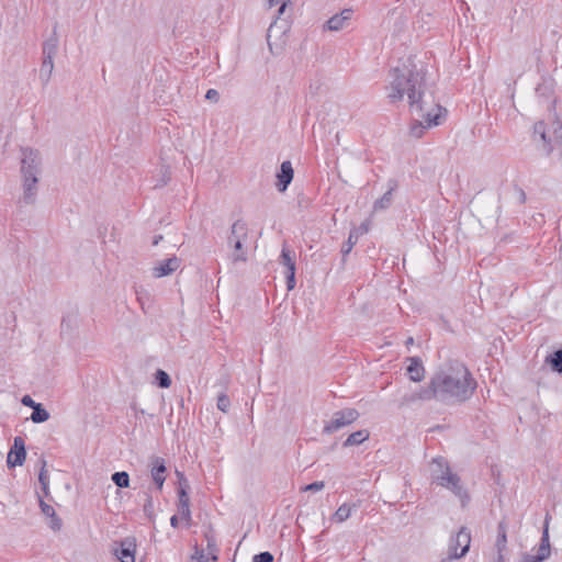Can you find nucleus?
<instances>
[{"label":"nucleus","mask_w":562,"mask_h":562,"mask_svg":"<svg viewBox=\"0 0 562 562\" xmlns=\"http://www.w3.org/2000/svg\"><path fill=\"white\" fill-rule=\"evenodd\" d=\"M425 88V75L412 57L391 69L386 98L392 104L407 99L415 117L411 126V134L415 137H422L426 128L439 125L446 112L432 98H427Z\"/></svg>","instance_id":"nucleus-1"},{"label":"nucleus","mask_w":562,"mask_h":562,"mask_svg":"<svg viewBox=\"0 0 562 562\" xmlns=\"http://www.w3.org/2000/svg\"><path fill=\"white\" fill-rule=\"evenodd\" d=\"M432 385L437 387L438 402L452 405L468 401L476 381L462 362L451 361L434 373Z\"/></svg>","instance_id":"nucleus-2"},{"label":"nucleus","mask_w":562,"mask_h":562,"mask_svg":"<svg viewBox=\"0 0 562 562\" xmlns=\"http://www.w3.org/2000/svg\"><path fill=\"white\" fill-rule=\"evenodd\" d=\"M430 477L434 483L451 491L465 505L469 499L467 491L461 485L458 474L452 473L448 461L443 457H436L430 462Z\"/></svg>","instance_id":"nucleus-3"},{"label":"nucleus","mask_w":562,"mask_h":562,"mask_svg":"<svg viewBox=\"0 0 562 562\" xmlns=\"http://www.w3.org/2000/svg\"><path fill=\"white\" fill-rule=\"evenodd\" d=\"M248 239V225L241 220L235 221L227 237V245L232 249L229 258L234 263L247 261L246 244Z\"/></svg>","instance_id":"nucleus-4"},{"label":"nucleus","mask_w":562,"mask_h":562,"mask_svg":"<svg viewBox=\"0 0 562 562\" xmlns=\"http://www.w3.org/2000/svg\"><path fill=\"white\" fill-rule=\"evenodd\" d=\"M21 176L38 178L42 171V157L40 151L26 147L21 149Z\"/></svg>","instance_id":"nucleus-5"},{"label":"nucleus","mask_w":562,"mask_h":562,"mask_svg":"<svg viewBox=\"0 0 562 562\" xmlns=\"http://www.w3.org/2000/svg\"><path fill=\"white\" fill-rule=\"evenodd\" d=\"M360 414L355 408H345L335 412L330 422L326 423L323 431L325 434H333L339 429L351 425L359 418Z\"/></svg>","instance_id":"nucleus-6"},{"label":"nucleus","mask_w":562,"mask_h":562,"mask_svg":"<svg viewBox=\"0 0 562 562\" xmlns=\"http://www.w3.org/2000/svg\"><path fill=\"white\" fill-rule=\"evenodd\" d=\"M471 535L470 531L462 527L449 543V555L452 559H459L467 554L470 549Z\"/></svg>","instance_id":"nucleus-7"},{"label":"nucleus","mask_w":562,"mask_h":562,"mask_svg":"<svg viewBox=\"0 0 562 562\" xmlns=\"http://www.w3.org/2000/svg\"><path fill=\"white\" fill-rule=\"evenodd\" d=\"M533 133L536 136L539 135L540 139L542 140L543 150L547 154H551L553 150V142L558 138H562V126L559 125L557 128H554L552 136L547 130L544 122L540 121L535 124Z\"/></svg>","instance_id":"nucleus-8"},{"label":"nucleus","mask_w":562,"mask_h":562,"mask_svg":"<svg viewBox=\"0 0 562 562\" xmlns=\"http://www.w3.org/2000/svg\"><path fill=\"white\" fill-rule=\"evenodd\" d=\"M38 178L22 177V195L20 196L19 206L32 205L35 203L38 193Z\"/></svg>","instance_id":"nucleus-9"},{"label":"nucleus","mask_w":562,"mask_h":562,"mask_svg":"<svg viewBox=\"0 0 562 562\" xmlns=\"http://www.w3.org/2000/svg\"><path fill=\"white\" fill-rule=\"evenodd\" d=\"M26 457L25 443L22 437H15L13 446L11 447L8 457L7 464L9 468L20 467L24 463Z\"/></svg>","instance_id":"nucleus-10"},{"label":"nucleus","mask_w":562,"mask_h":562,"mask_svg":"<svg viewBox=\"0 0 562 562\" xmlns=\"http://www.w3.org/2000/svg\"><path fill=\"white\" fill-rule=\"evenodd\" d=\"M135 540L127 537L121 541L120 548L114 549V554L121 562H135Z\"/></svg>","instance_id":"nucleus-11"},{"label":"nucleus","mask_w":562,"mask_h":562,"mask_svg":"<svg viewBox=\"0 0 562 562\" xmlns=\"http://www.w3.org/2000/svg\"><path fill=\"white\" fill-rule=\"evenodd\" d=\"M166 471L167 468L162 458L153 457L150 459V475L158 490L162 488L166 481Z\"/></svg>","instance_id":"nucleus-12"},{"label":"nucleus","mask_w":562,"mask_h":562,"mask_svg":"<svg viewBox=\"0 0 562 562\" xmlns=\"http://www.w3.org/2000/svg\"><path fill=\"white\" fill-rule=\"evenodd\" d=\"M294 170L291 161L286 160L281 164L280 171L277 173L276 187L278 191L284 192L292 182Z\"/></svg>","instance_id":"nucleus-13"},{"label":"nucleus","mask_w":562,"mask_h":562,"mask_svg":"<svg viewBox=\"0 0 562 562\" xmlns=\"http://www.w3.org/2000/svg\"><path fill=\"white\" fill-rule=\"evenodd\" d=\"M179 266L180 259L173 256L162 260L158 266H156L153 270V274L155 278L166 277L176 271L179 268Z\"/></svg>","instance_id":"nucleus-14"},{"label":"nucleus","mask_w":562,"mask_h":562,"mask_svg":"<svg viewBox=\"0 0 562 562\" xmlns=\"http://www.w3.org/2000/svg\"><path fill=\"white\" fill-rule=\"evenodd\" d=\"M409 364L406 372L413 382H420L425 378V368L423 361L418 357L408 358Z\"/></svg>","instance_id":"nucleus-15"},{"label":"nucleus","mask_w":562,"mask_h":562,"mask_svg":"<svg viewBox=\"0 0 562 562\" xmlns=\"http://www.w3.org/2000/svg\"><path fill=\"white\" fill-rule=\"evenodd\" d=\"M352 16L351 9H345L339 14L333 15L326 23L329 31H340Z\"/></svg>","instance_id":"nucleus-16"},{"label":"nucleus","mask_w":562,"mask_h":562,"mask_svg":"<svg viewBox=\"0 0 562 562\" xmlns=\"http://www.w3.org/2000/svg\"><path fill=\"white\" fill-rule=\"evenodd\" d=\"M188 484L184 485L181 483L179 488V505L178 510L181 515L182 519H186L187 521L191 520V512H190V499L187 492Z\"/></svg>","instance_id":"nucleus-17"},{"label":"nucleus","mask_w":562,"mask_h":562,"mask_svg":"<svg viewBox=\"0 0 562 562\" xmlns=\"http://www.w3.org/2000/svg\"><path fill=\"white\" fill-rule=\"evenodd\" d=\"M397 188V182L395 180L389 181V190L374 202L373 210L375 212L386 210L392 204V194L393 191Z\"/></svg>","instance_id":"nucleus-18"},{"label":"nucleus","mask_w":562,"mask_h":562,"mask_svg":"<svg viewBox=\"0 0 562 562\" xmlns=\"http://www.w3.org/2000/svg\"><path fill=\"white\" fill-rule=\"evenodd\" d=\"M370 437V432L369 430L367 429H360L358 431H355L352 434H350L347 439L344 441L342 446L344 447H353V446H358L362 442H364L366 440H368Z\"/></svg>","instance_id":"nucleus-19"},{"label":"nucleus","mask_w":562,"mask_h":562,"mask_svg":"<svg viewBox=\"0 0 562 562\" xmlns=\"http://www.w3.org/2000/svg\"><path fill=\"white\" fill-rule=\"evenodd\" d=\"M58 49V37L56 33V27L53 31V34L49 38H47L43 43V56L44 57H53L56 55Z\"/></svg>","instance_id":"nucleus-20"},{"label":"nucleus","mask_w":562,"mask_h":562,"mask_svg":"<svg viewBox=\"0 0 562 562\" xmlns=\"http://www.w3.org/2000/svg\"><path fill=\"white\" fill-rule=\"evenodd\" d=\"M507 544V525L504 520H501L497 526V539L495 547L498 553H503L506 550Z\"/></svg>","instance_id":"nucleus-21"},{"label":"nucleus","mask_w":562,"mask_h":562,"mask_svg":"<svg viewBox=\"0 0 562 562\" xmlns=\"http://www.w3.org/2000/svg\"><path fill=\"white\" fill-rule=\"evenodd\" d=\"M54 58L53 57H44L40 70V79L42 80L43 85H47L54 69Z\"/></svg>","instance_id":"nucleus-22"},{"label":"nucleus","mask_w":562,"mask_h":562,"mask_svg":"<svg viewBox=\"0 0 562 562\" xmlns=\"http://www.w3.org/2000/svg\"><path fill=\"white\" fill-rule=\"evenodd\" d=\"M294 252L284 244L281 250L279 262L286 268V271L295 270Z\"/></svg>","instance_id":"nucleus-23"},{"label":"nucleus","mask_w":562,"mask_h":562,"mask_svg":"<svg viewBox=\"0 0 562 562\" xmlns=\"http://www.w3.org/2000/svg\"><path fill=\"white\" fill-rule=\"evenodd\" d=\"M418 391L417 397L419 401H438L437 387L432 385V376L426 387H422Z\"/></svg>","instance_id":"nucleus-24"},{"label":"nucleus","mask_w":562,"mask_h":562,"mask_svg":"<svg viewBox=\"0 0 562 562\" xmlns=\"http://www.w3.org/2000/svg\"><path fill=\"white\" fill-rule=\"evenodd\" d=\"M40 462H41L42 467H41V470L38 473V481L42 486V491H43L44 495L48 496V494H49V491H48L49 477H48V473L46 470V460L42 458L40 460Z\"/></svg>","instance_id":"nucleus-25"},{"label":"nucleus","mask_w":562,"mask_h":562,"mask_svg":"<svg viewBox=\"0 0 562 562\" xmlns=\"http://www.w3.org/2000/svg\"><path fill=\"white\" fill-rule=\"evenodd\" d=\"M217 554L212 552V555H206L202 548L194 546V553L191 557V562H216Z\"/></svg>","instance_id":"nucleus-26"},{"label":"nucleus","mask_w":562,"mask_h":562,"mask_svg":"<svg viewBox=\"0 0 562 562\" xmlns=\"http://www.w3.org/2000/svg\"><path fill=\"white\" fill-rule=\"evenodd\" d=\"M546 362L551 366L553 371L562 373V348L549 355Z\"/></svg>","instance_id":"nucleus-27"},{"label":"nucleus","mask_w":562,"mask_h":562,"mask_svg":"<svg viewBox=\"0 0 562 562\" xmlns=\"http://www.w3.org/2000/svg\"><path fill=\"white\" fill-rule=\"evenodd\" d=\"M49 419V413L40 403L34 407L31 414V420L35 424H41Z\"/></svg>","instance_id":"nucleus-28"},{"label":"nucleus","mask_w":562,"mask_h":562,"mask_svg":"<svg viewBox=\"0 0 562 562\" xmlns=\"http://www.w3.org/2000/svg\"><path fill=\"white\" fill-rule=\"evenodd\" d=\"M155 382L161 389H168L171 385V379H170L169 374L161 369H158L156 371Z\"/></svg>","instance_id":"nucleus-29"},{"label":"nucleus","mask_w":562,"mask_h":562,"mask_svg":"<svg viewBox=\"0 0 562 562\" xmlns=\"http://www.w3.org/2000/svg\"><path fill=\"white\" fill-rule=\"evenodd\" d=\"M112 481L117 487H128L130 475L125 471L115 472L112 474Z\"/></svg>","instance_id":"nucleus-30"},{"label":"nucleus","mask_w":562,"mask_h":562,"mask_svg":"<svg viewBox=\"0 0 562 562\" xmlns=\"http://www.w3.org/2000/svg\"><path fill=\"white\" fill-rule=\"evenodd\" d=\"M351 515V507L347 504H342L334 514V519L338 522L347 520Z\"/></svg>","instance_id":"nucleus-31"},{"label":"nucleus","mask_w":562,"mask_h":562,"mask_svg":"<svg viewBox=\"0 0 562 562\" xmlns=\"http://www.w3.org/2000/svg\"><path fill=\"white\" fill-rule=\"evenodd\" d=\"M267 2L269 8L279 5V9L277 11V19H279L285 12L288 4L291 3L292 0H267Z\"/></svg>","instance_id":"nucleus-32"},{"label":"nucleus","mask_w":562,"mask_h":562,"mask_svg":"<svg viewBox=\"0 0 562 562\" xmlns=\"http://www.w3.org/2000/svg\"><path fill=\"white\" fill-rule=\"evenodd\" d=\"M357 241L358 234L356 232H350L348 240L341 247L342 256H347L351 251L352 247L356 245Z\"/></svg>","instance_id":"nucleus-33"},{"label":"nucleus","mask_w":562,"mask_h":562,"mask_svg":"<svg viewBox=\"0 0 562 562\" xmlns=\"http://www.w3.org/2000/svg\"><path fill=\"white\" fill-rule=\"evenodd\" d=\"M231 406V401L226 394H220L217 397V408L223 413H227Z\"/></svg>","instance_id":"nucleus-34"},{"label":"nucleus","mask_w":562,"mask_h":562,"mask_svg":"<svg viewBox=\"0 0 562 562\" xmlns=\"http://www.w3.org/2000/svg\"><path fill=\"white\" fill-rule=\"evenodd\" d=\"M417 394H418V391H413V392L406 393L405 395H403V397L401 400V405L402 406L411 405V404L418 402L419 400L417 397Z\"/></svg>","instance_id":"nucleus-35"},{"label":"nucleus","mask_w":562,"mask_h":562,"mask_svg":"<svg viewBox=\"0 0 562 562\" xmlns=\"http://www.w3.org/2000/svg\"><path fill=\"white\" fill-rule=\"evenodd\" d=\"M272 561H273V555L268 551L260 552L259 554H256L252 558V562H272Z\"/></svg>","instance_id":"nucleus-36"},{"label":"nucleus","mask_w":562,"mask_h":562,"mask_svg":"<svg viewBox=\"0 0 562 562\" xmlns=\"http://www.w3.org/2000/svg\"><path fill=\"white\" fill-rule=\"evenodd\" d=\"M161 180L158 181L156 184H155V188H158V187H164L165 184H167V182L170 180V171H169V168L167 167H162L161 170Z\"/></svg>","instance_id":"nucleus-37"},{"label":"nucleus","mask_w":562,"mask_h":562,"mask_svg":"<svg viewBox=\"0 0 562 562\" xmlns=\"http://www.w3.org/2000/svg\"><path fill=\"white\" fill-rule=\"evenodd\" d=\"M285 278H286V288L289 291L293 290L295 288V270L285 271Z\"/></svg>","instance_id":"nucleus-38"},{"label":"nucleus","mask_w":562,"mask_h":562,"mask_svg":"<svg viewBox=\"0 0 562 562\" xmlns=\"http://www.w3.org/2000/svg\"><path fill=\"white\" fill-rule=\"evenodd\" d=\"M551 553V548H547V546H539L536 555L539 557L538 560L546 561Z\"/></svg>","instance_id":"nucleus-39"},{"label":"nucleus","mask_w":562,"mask_h":562,"mask_svg":"<svg viewBox=\"0 0 562 562\" xmlns=\"http://www.w3.org/2000/svg\"><path fill=\"white\" fill-rule=\"evenodd\" d=\"M277 22L274 21L270 27L268 29V33H267V41H268V45H269V48L270 50L273 53V44L271 42V38L272 36L277 33Z\"/></svg>","instance_id":"nucleus-40"},{"label":"nucleus","mask_w":562,"mask_h":562,"mask_svg":"<svg viewBox=\"0 0 562 562\" xmlns=\"http://www.w3.org/2000/svg\"><path fill=\"white\" fill-rule=\"evenodd\" d=\"M40 506H41L42 513L45 516L54 517L55 509L50 505L46 504L42 498H40Z\"/></svg>","instance_id":"nucleus-41"},{"label":"nucleus","mask_w":562,"mask_h":562,"mask_svg":"<svg viewBox=\"0 0 562 562\" xmlns=\"http://www.w3.org/2000/svg\"><path fill=\"white\" fill-rule=\"evenodd\" d=\"M325 486V483L323 481H316L313 482L306 486L303 487L304 491H311V492H318L322 491Z\"/></svg>","instance_id":"nucleus-42"},{"label":"nucleus","mask_w":562,"mask_h":562,"mask_svg":"<svg viewBox=\"0 0 562 562\" xmlns=\"http://www.w3.org/2000/svg\"><path fill=\"white\" fill-rule=\"evenodd\" d=\"M205 99L216 103L220 100V93L216 89H209L205 93Z\"/></svg>","instance_id":"nucleus-43"},{"label":"nucleus","mask_w":562,"mask_h":562,"mask_svg":"<svg viewBox=\"0 0 562 562\" xmlns=\"http://www.w3.org/2000/svg\"><path fill=\"white\" fill-rule=\"evenodd\" d=\"M21 403L24 406L31 407L32 409H34V407H36V405L40 404V403H36L30 395H24L21 400Z\"/></svg>","instance_id":"nucleus-44"},{"label":"nucleus","mask_w":562,"mask_h":562,"mask_svg":"<svg viewBox=\"0 0 562 562\" xmlns=\"http://www.w3.org/2000/svg\"><path fill=\"white\" fill-rule=\"evenodd\" d=\"M60 527H61V520L55 514L54 517H50V528L53 530H59Z\"/></svg>","instance_id":"nucleus-45"},{"label":"nucleus","mask_w":562,"mask_h":562,"mask_svg":"<svg viewBox=\"0 0 562 562\" xmlns=\"http://www.w3.org/2000/svg\"><path fill=\"white\" fill-rule=\"evenodd\" d=\"M540 546H547V548H550L548 527H544V530H543L542 537H541V541H540Z\"/></svg>","instance_id":"nucleus-46"},{"label":"nucleus","mask_w":562,"mask_h":562,"mask_svg":"<svg viewBox=\"0 0 562 562\" xmlns=\"http://www.w3.org/2000/svg\"><path fill=\"white\" fill-rule=\"evenodd\" d=\"M207 550H209V552L206 555H212V552H214L216 554V552H217L215 542L211 538H207Z\"/></svg>","instance_id":"nucleus-47"},{"label":"nucleus","mask_w":562,"mask_h":562,"mask_svg":"<svg viewBox=\"0 0 562 562\" xmlns=\"http://www.w3.org/2000/svg\"><path fill=\"white\" fill-rule=\"evenodd\" d=\"M539 557L536 554H525L522 557V562H542V560H538Z\"/></svg>","instance_id":"nucleus-48"},{"label":"nucleus","mask_w":562,"mask_h":562,"mask_svg":"<svg viewBox=\"0 0 562 562\" xmlns=\"http://www.w3.org/2000/svg\"><path fill=\"white\" fill-rule=\"evenodd\" d=\"M153 507V501L150 497L147 498V503L144 505V510L148 513Z\"/></svg>","instance_id":"nucleus-49"},{"label":"nucleus","mask_w":562,"mask_h":562,"mask_svg":"<svg viewBox=\"0 0 562 562\" xmlns=\"http://www.w3.org/2000/svg\"><path fill=\"white\" fill-rule=\"evenodd\" d=\"M170 525L173 527V528H177L178 525H179V518L178 516L173 515L171 518H170Z\"/></svg>","instance_id":"nucleus-50"},{"label":"nucleus","mask_w":562,"mask_h":562,"mask_svg":"<svg viewBox=\"0 0 562 562\" xmlns=\"http://www.w3.org/2000/svg\"><path fill=\"white\" fill-rule=\"evenodd\" d=\"M518 193H519V201H520V203H525V201H526V193H525V191L519 189Z\"/></svg>","instance_id":"nucleus-51"},{"label":"nucleus","mask_w":562,"mask_h":562,"mask_svg":"<svg viewBox=\"0 0 562 562\" xmlns=\"http://www.w3.org/2000/svg\"><path fill=\"white\" fill-rule=\"evenodd\" d=\"M321 88V83L319 82H316V85L314 86L313 83L310 85V90L312 92H317V90Z\"/></svg>","instance_id":"nucleus-52"},{"label":"nucleus","mask_w":562,"mask_h":562,"mask_svg":"<svg viewBox=\"0 0 562 562\" xmlns=\"http://www.w3.org/2000/svg\"><path fill=\"white\" fill-rule=\"evenodd\" d=\"M161 239H162V236H161V235L156 236V237L154 238L153 245H154V246L158 245V243H159Z\"/></svg>","instance_id":"nucleus-53"},{"label":"nucleus","mask_w":562,"mask_h":562,"mask_svg":"<svg viewBox=\"0 0 562 562\" xmlns=\"http://www.w3.org/2000/svg\"><path fill=\"white\" fill-rule=\"evenodd\" d=\"M497 562H505L503 558V553H498Z\"/></svg>","instance_id":"nucleus-54"},{"label":"nucleus","mask_w":562,"mask_h":562,"mask_svg":"<svg viewBox=\"0 0 562 562\" xmlns=\"http://www.w3.org/2000/svg\"><path fill=\"white\" fill-rule=\"evenodd\" d=\"M452 560H453L452 558L447 557V558H446V559H443L441 562H452Z\"/></svg>","instance_id":"nucleus-55"},{"label":"nucleus","mask_w":562,"mask_h":562,"mask_svg":"<svg viewBox=\"0 0 562 562\" xmlns=\"http://www.w3.org/2000/svg\"><path fill=\"white\" fill-rule=\"evenodd\" d=\"M67 324V321L66 318H63V322H61V327L64 328V326Z\"/></svg>","instance_id":"nucleus-56"}]
</instances>
